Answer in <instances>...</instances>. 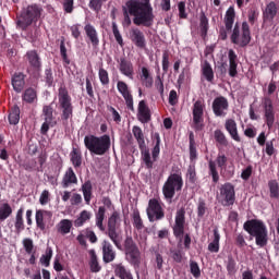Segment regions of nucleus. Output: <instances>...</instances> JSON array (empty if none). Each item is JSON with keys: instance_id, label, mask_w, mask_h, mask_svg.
Instances as JSON below:
<instances>
[{"instance_id": "38", "label": "nucleus", "mask_w": 279, "mask_h": 279, "mask_svg": "<svg viewBox=\"0 0 279 279\" xmlns=\"http://www.w3.org/2000/svg\"><path fill=\"white\" fill-rule=\"evenodd\" d=\"M104 219H106V207H99L98 213L96 214V226L101 232L106 231Z\"/></svg>"}, {"instance_id": "52", "label": "nucleus", "mask_w": 279, "mask_h": 279, "mask_svg": "<svg viewBox=\"0 0 279 279\" xmlns=\"http://www.w3.org/2000/svg\"><path fill=\"white\" fill-rule=\"evenodd\" d=\"M112 32H113V36H114L117 43L121 47H123V37L121 36V33L119 32V26H117L116 22L112 23Z\"/></svg>"}, {"instance_id": "3", "label": "nucleus", "mask_w": 279, "mask_h": 279, "mask_svg": "<svg viewBox=\"0 0 279 279\" xmlns=\"http://www.w3.org/2000/svg\"><path fill=\"white\" fill-rule=\"evenodd\" d=\"M244 230L255 238L256 245L265 247L267 245V226L260 220H248L244 223Z\"/></svg>"}, {"instance_id": "44", "label": "nucleus", "mask_w": 279, "mask_h": 279, "mask_svg": "<svg viewBox=\"0 0 279 279\" xmlns=\"http://www.w3.org/2000/svg\"><path fill=\"white\" fill-rule=\"evenodd\" d=\"M107 234L109 239H111L116 247L121 246V235H119V233L117 232V229H108Z\"/></svg>"}, {"instance_id": "56", "label": "nucleus", "mask_w": 279, "mask_h": 279, "mask_svg": "<svg viewBox=\"0 0 279 279\" xmlns=\"http://www.w3.org/2000/svg\"><path fill=\"white\" fill-rule=\"evenodd\" d=\"M98 75L101 84L104 85L110 84V77L108 76V71H106L104 68L99 69Z\"/></svg>"}, {"instance_id": "31", "label": "nucleus", "mask_w": 279, "mask_h": 279, "mask_svg": "<svg viewBox=\"0 0 279 279\" xmlns=\"http://www.w3.org/2000/svg\"><path fill=\"white\" fill-rule=\"evenodd\" d=\"M228 58H229V75L231 77H235L236 76V53L234 52V50H229L228 52Z\"/></svg>"}, {"instance_id": "33", "label": "nucleus", "mask_w": 279, "mask_h": 279, "mask_svg": "<svg viewBox=\"0 0 279 279\" xmlns=\"http://www.w3.org/2000/svg\"><path fill=\"white\" fill-rule=\"evenodd\" d=\"M92 217L93 213L88 210H83L74 221L75 228H82V226H84L86 221H90Z\"/></svg>"}, {"instance_id": "49", "label": "nucleus", "mask_w": 279, "mask_h": 279, "mask_svg": "<svg viewBox=\"0 0 279 279\" xmlns=\"http://www.w3.org/2000/svg\"><path fill=\"white\" fill-rule=\"evenodd\" d=\"M53 256V251L51 248H47L46 253L40 257V263L44 267H49V263L51 262V257Z\"/></svg>"}, {"instance_id": "48", "label": "nucleus", "mask_w": 279, "mask_h": 279, "mask_svg": "<svg viewBox=\"0 0 279 279\" xmlns=\"http://www.w3.org/2000/svg\"><path fill=\"white\" fill-rule=\"evenodd\" d=\"M22 245H23L26 254H34V240H32L29 238H25L22 241Z\"/></svg>"}, {"instance_id": "6", "label": "nucleus", "mask_w": 279, "mask_h": 279, "mask_svg": "<svg viewBox=\"0 0 279 279\" xmlns=\"http://www.w3.org/2000/svg\"><path fill=\"white\" fill-rule=\"evenodd\" d=\"M43 14V9L36 4L28 5L26 10L22 14V19L17 22L22 29H25L32 25V23H36L40 15Z\"/></svg>"}, {"instance_id": "24", "label": "nucleus", "mask_w": 279, "mask_h": 279, "mask_svg": "<svg viewBox=\"0 0 279 279\" xmlns=\"http://www.w3.org/2000/svg\"><path fill=\"white\" fill-rule=\"evenodd\" d=\"M26 59L28 60L31 69L35 71H40V57H38V52L31 50L26 53Z\"/></svg>"}, {"instance_id": "7", "label": "nucleus", "mask_w": 279, "mask_h": 279, "mask_svg": "<svg viewBox=\"0 0 279 279\" xmlns=\"http://www.w3.org/2000/svg\"><path fill=\"white\" fill-rule=\"evenodd\" d=\"M59 108L62 111V119H69L73 116V105L71 104V96L69 95V90L66 87H60L59 94Z\"/></svg>"}, {"instance_id": "5", "label": "nucleus", "mask_w": 279, "mask_h": 279, "mask_svg": "<svg viewBox=\"0 0 279 279\" xmlns=\"http://www.w3.org/2000/svg\"><path fill=\"white\" fill-rule=\"evenodd\" d=\"M182 186H184L182 174L180 173L170 174L162 186V193L166 199H173V196L175 195V191H182Z\"/></svg>"}, {"instance_id": "40", "label": "nucleus", "mask_w": 279, "mask_h": 279, "mask_svg": "<svg viewBox=\"0 0 279 279\" xmlns=\"http://www.w3.org/2000/svg\"><path fill=\"white\" fill-rule=\"evenodd\" d=\"M15 230L21 234L25 230V222L23 221V208L19 209L15 216Z\"/></svg>"}, {"instance_id": "26", "label": "nucleus", "mask_w": 279, "mask_h": 279, "mask_svg": "<svg viewBox=\"0 0 279 279\" xmlns=\"http://www.w3.org/2000/svg\"><path fill=\"white\" fill-rule=\"evenodd\" d=\"M114 275L120 279H134L132 277V272L128 268L123 266V264H114L113 265Z\"/></svg>"}, {"instance_id": "39", "label": "nucleus", "mask_w": 279, "mask_h": 279, "mask_svg": "<svg viewBox=\"0 0 279 279\" xmlns=\"http://www.w3.org/2000/svg\"><path fill=\"white\" fill-rule=\"evenodd\" d=\"M19 121H21V109L19 106H14L9 113V123L11 125H17Z\"/></svg>"}, {"instance_id": "16", "label": "nucleus", "mask_w": 279, "mask_h": 279, "mask_svg": "<svg viewBox=\"0 0 279 279\" xmlns=\"http://www.w3.org/2000/svg\"><path fill=\"white\" fill-rule=\"evenodd\" d=\"M52 217L53 213L49 210H37L35 216L37 228H39V230H45V225L49 223Z\"/></svg>"}, {"instance_id": "22", "label": "nucleus", "mask_w": 279, "mask_h": 279, "mask_svg": "<svg viewBox=\"0 0 279 279\" xmlns=\"http://www.w3.org/2000/svg\"><path fill=\"white\" fill-rule=\"evenodd\" d=\"M225 128L233 141L241 143V136H239V129L234 119H227L225 122Z\"/></svg>"}, {"instance_id": "36", "label": "nucleus", "mask_w": 279, "mask_h": 279, "mask_svg": "<svg viewBox=\"0 0 279 279\" xmlns=\"http://www.w3.org/2000/svg\"><path fill=\"white\" fill-rule=\"evenodd\" d=\"M121 226V214L113 211L108 219V229L117 230Z\"/></svg>"}, {"instance_id": "51", "label": "nucleus", "mask_w": 279, "mask_h": 279, "mask_svg": "<svg viewBox=\"0 0 279 279\" xmlns=\"http://www.w3.org/2000/svg\"><path fill=\"white\" fill-rule=\"evenodd\" d=\"M45 121L48 123L53 122V108L45 106L43 109Z\"/></svg>"}, {"instance_id": "9", "label": "nucleus", "mask_w": 279, "mask_h": 279, "mask_svg": "<svg viewBox=\"0 0 279 279\" xmlns=\"http://www.w3.org/2000/svg\"><path fill=\"white\" fill-rule=\"evenodd\" d=\"M147 217L149 221H160L165 218V209H162V203L156 198H151L148 202V207L146 209Z\"/></svg>"}, {"instance_id": "25", "label": "nucleus", "mask_w": 279, "mask_h": 279, "mask_svg": "<svg viewBox=\"0 0 279 279\" xmlns=\"http://www.w3.org/2000/svg\"><path fill=\"white\" fill-rule=\"evenodd\" d=\"M234 19H236V12L234 7H230L225 14V27L227 32H230L234 25Z\"/></svg>"}, {"instance_id": "34", "label": "nucleus", "mask_w": 279, "mask_h": 279, "mask_svg": "<svg viewBox=\"0 0 279 279\" xmlns=\"http://www.w3.org/2000/svg\"><path fill=\"white\" fill-rule=\"evenodd\" d=\"M73 228V221L69 219H62L58 225H57V230L60 234H69L71 232V229Z\"/></svg>"}, {"instance_id": "29", "label": "nucleus", "mask_w": 279, "mask_h": 279, "mask_svg": "<svg viewBox=\"0 0 279 279\" xmlns=\"http://www.w3.org/2000/svg\"><path fill=\"white\" fill-rule=\"evenodd\" d=\"M22 99L26 104H36V101H38V93L36 92V88H33V87L26 88L24 90Z\"/></svg>"}, {"instance_id": "4", "label": "nucleus", "mask_w": 279, "mask_h": 279, "mask_svg": "<svg viewBox=\"0 0 279 279\" xmlns=\"http://www.w3.org/2000/svg\"><path fill=\"white\" fill-rule=\"evenodd\" d=\"M251 40L252 36L250 33V24H247V22H243L241 28L239 23H235L231 34V43H233V45H238L239 47H246V45H250Z\"/></svg>"}, {"instance_id": "1", "label": "nucleus", "mask_w": 279, "mask_h": 279, "mask_svg": "<svg viewBox=\"0 0 279 279\" xmlns=\"http://www.w3.org/2000/svg\"><path fill=\"white\" fill-rule=\"evenodd\" d=\"M133 16L134 25H143L144 27H151L154 25V8L150 0H129L124 8L123 26L130 27L132 25Z\"/></svg>"}, {"instance_id": "47", "label": "nucleus", "mask_w": 279, "mask_h": 279, "mask_svg": "<svg viewBox=\"0 0 279 279\" xmlns=\"http://www.w3.org/2000/svg\"><path fill=\"white\" fill-rule=\"evenodd\" d=\"M71 162L74 167L82 166V155L77 149H73L71 153Z\"/></svg>"}, {"instance_id": "35", "label": "nucleus", "mask_w": 279, "mask_h": 279, "mask_svg": "<svg viewBox=\"0 0 279 279\" xmlns=\"http://www.w3.org/2000/svg\"><path fill=\"white\" fill-rule=\"evenodd\" d=\"M88 254L90 258L89 260L90 270L94 274L101 271V266H99V262L97 260V253H95V250H89Z\"/></svg>"}, {"instance_id": "32", "label": "nucleus", "mask_w": 279, "mask_h": 279, "mask_svg": "<svg viewBox=\"0 0 279 279\" xmlns=\"http://www.w3.org/2000/svg\"><path fill=\"white\" fill-rule=\"evenodd\" d=\"M203 76L207 82H213L215 80V72L213 71V66L208 61H204L201 65Z\"/></svg>"}, {"instance_id": "21", "label": "nucleus", "mask_w": 279, "mask_h": 279, "mask_svg": "<svg viewBox=\"0 0 279 279\" xmlns=\"http://www.w3.org/2000/svg\"><path fill=\"white\" fill-rule=\"evenodd\" d=\"M117 258V253L112 248V244L108 241L102 242V260L104 263H112Z\"/></svg>"}, {"instance_id": "57", "label": "nucleus", "mask_w": 279, "mask_h": 279, "mask_svg": "<svg viewBox=\"0 0 279 279\" xmlns=\"http://www.w3.org/2000/svg\"><path fill=\"white\" fill-rule=\"evenodd\" d=\"M190 269L194 278H199V276H202V271L199 270V265H197L196 262H191Z\"/></svg>"}, {"instance_id": "46", "label": "nucleus", "mask_w": 279, "mask_h": 279, "mask_svg": "<svg viewBox=\"0 0 279 279\" xmlns=\"http://www.w3.org/2000/svg\"><path fill=\"white\" fill-rule=\"evenodd\" d=\"M199 29L202 36H206L208 34V17H206V14H202L199 19Z\"/></svg>"}, {"instance_id": "59", "label": "nucleus", "mask_w": 279, "mask_h": 279, "mask_svg": "<svg viewBox=\"0 0 279 279\" xmlns=\"http://www.w3.org/2000/svg\"><path fill=\"white\" fill-rule=\"evenodd\" d=\"M153 160H156L160 156V136H157L156 145L153 148Z\"/></svg>"}, {"instance_id": "37", "label": "nucleus", "mask_w": 279, "mask_h": 279, "mask_svg": "<svg viewBox=\"0 0 279 279\" xmlns=\"http://www.w3.org/2000/svg\"><path fill=\"white\" fill-rule=\"evenodd\" d=\"M219 241H221V235L219 234V230L214 229V239L208 244L209 252L217 254L219 252Z\"/></svg>"}, {"instance_id": "60", "label": "nucleus", "mask_w": 279, "mask_h": 279, "mask_svg": "<svg viewBox=\"0 0 279 279\" xmlns=\"http://www.w3.org/2000/svg\"><path fill=\"white\" fill-rule=\"evenodd\" d=\"M49 192L47 190H44L40 194L39 197V204H41V206H46V204H49Z\"/></svg>"}, {"instance_id": "15", "label": "nucleus", "mask_w": 279, "mask_h": 279, "mask_svg": "<svg viewBox=\"0 0 279 279\" xmlns=\"http://www.w3.org/2000/svg\"><path fill=\"white\" fill-rule=\"evenodd\" d=\"M185 211L184 209H179L175 214V223L173 227V234L174 236H182L184 234V218Z\"/></svg>"}, {"instance_id": "18", "label": "nucleus", "mask_w": 279, "mask_h": 279, "mask_svg": "<svg viewBox=\"0 0 279 279\" xmlns=\"http://www.w3.org/2000/svg\"><path fill=\"white\" fill-rule=\"evenodd\" d=\"M278 15V4L269 2L263 11L264 23H274V19Z\"/></svg>"}, {"instance_id": "11", "label": "nucleus", "mask_w": 279, "mask_h": 279, "mask_svg": "<svg viewBox=\"0 0 279 279\" xmlns=\"http://www.w3.org/2000/svg\"><path fill=\"white\" fill-rule=\"evenodd\" d=\"M262 106L264 108V119L268 128H274V123L276 121V112L274 111V101L271 98L264 97L262 101Z\"/></svg>"}, {"instance_id": "62", "label": "nucleus", "mask_w": 279, "mask_h": 279, "mask_svg": "<svg viewBox=\"0 0 279 279\" xmlns=\"http://www.w3.org/2000/svg\"><path fill=\"white\" fill-rule=\"evenodd\" d=\"M64 12L71 14L73 12V0H63L62 1Z\"/></svg>"}, {"instance_id": "45", "label": "nucleus", "mask_w": 279, "mask_h": 279, "mask_svg": "<svg viewBox=\"0 0 279 279\" xmlns=\"http://www.w3.org/2000/svg\"><path fill=\"white\" fill-rule=\"evenodd\" d=\"M142 160L145 163V166L147 167V169H151V167H154V162H156V160H151V155L149 154V150L147 149H143L142 150Z\"/></svg>"}, {"instance_id": "20", "label": "nucleus", "mask_w": 279, "mask_h": 279, "mask_svg": "<svg viewBox=\"0 0 279 279\" xmlns=\"http://www.w3.org/2000/svg\"><path fill=\"white\" fill-rule=\"evenodd\" d=\"M130 39L140 49H144L146 41H145V34L138 28H132L130 31Z\"/></svg>"}, {"instance_id": "64", "label": "nucleus", "mask_w": 279, "mask_h": 279, "mask_svg": "<svg viewBox=\"0 0 279 279\" xmlns=\"http://www.w3.org/2000/svg\"><path fill=\"white\" fill-rule=\"evenodd\" d=\"M190 160H197V148L195 147V142H191L190 145Z\"/></svg>"}, {"instance_id": "54", "label": "nucleus", "mask_w": 279, "mask_h": 279, "mask_svg": "<svg viewBox=\"0 0 279 279\" xmlns=\"http://www.w3.org/2000/svg\"><path fill=\"white\" fill-rule=\"evenodd\" d=\"M133 226H135L137 230H143V219H141V213L138 211L133 213Z\"/></svg>"}, {"instance_id": "41", "label": "nucleus", "mask_w": 279, "mask_h": 279, "mask_svg": "<svg viewBox=\"0 0 279 279\" xmlns=\"http://www.w3.org/2000/svg\"><path fill=\"white\" fill-rule=\"evenodd\" d=\"M132 132L141 149H143V147H145V135L143 134V130L141 129V126H133Z\"/></svg>"}, {"instance_id": "55", "label": "nucleus", "mask_w": 279, "mask_h": 279, "mask_svg": "<svg viewBox=\"0 0 279 279\" xmlns=\"http://www.w3.org/2000/svg\"><path fill=\"white\" fill-rule=\"evenodd\" d=\"M270 190V197H279V185L276 181H270L268 183Z\"/></svg>"}, {"instance_id": "8", "label": "nucleus", "mask_w": 279, "mask_h": 279, "mask_svg": "<svg viewBox=\"0 0 279 279\" xmlns=\"http://www.w3.org/2000/svg\"><path fill=\"white\" fill-rule=\"evenodd\" d=\"M218 202L222 206H233L235 202L234 185L232 183H225L220 186V193L218 195Z\"/></svg>"}, {"instance_id": "27", "label": "nucleus", "mask_w": 279, "mask_h": 279, "mask_svg": "<svg viewBox=\"0 0 279 279\" xmlns=\"http://www.w3.org/2000/svg\"><path fill=\"white\" fill-rule=\"evenodd\" d=\"M12 86L15 93H21L25 87V75L23 73H15L12 77Z\"/></svg>"}, {"instance_id": "50", "label": "nucleus", "mask_w": 279, "mask_h": 279, "mask_svg": "<svg viewBox=\"0 0 279 279\" xmlns=\"http://www.w3.org/2000/svg\"><path fill=\"white\" fill-rule=\"evenodd\" d=\"M214 138L219 145H228V140H226V134L221 130H216L214 132Z\"/></svg>"}, {"instance_id": "61", "label": "nucleus", "mask_w": 279, "mask_h": 279, "mask_svg": "<svg viewBox=\"0 0 279 279\" xmlns=\"http://www.w3.org/2000/svg\"><path fill=\"white\" fill-rule=\"evenodd\" d=\"M187 180L189 182H195L196 180V173H195V166H190L187 169Z\"/></svg>"}, {"instance_id": "17", "label": "nucleus", "mask_w": 279, "mask_h": 279, "mask_svg": "<svg viewBox=\"0 0 279 279\" xmlns=\"http://www.w3.org/2000/svg\"><path fill=\"white\" fill-rule=\"evenodd\" d=\"M119 71L122 75L129 77V80H134V65L132 64V61L121 58L119 61Z\"/></svg>"}, {"instance_id": "12", "label": "nucleus", "mask_w": 279, "mask_h": 279, "mask_svg": "<svg viewBox=\"0 0 279 279\" xmlns=\"http://www.w3.org/2000/svg\"><path fill=\"white\" fill-rule=\"evenodd\" d=\"M204 108L206 105L202 100H197L193 105V123L195 130H202V123H204Z\"/></svg>"}, {"instance_id": "28", "label": "nucleus", "mask_w": 279, "mask_h": 279, "mask_svg": "<svg viewBox=\"0 0 279 279\" xmlns=\"http://www.w3.org/2000/svg\"><path fill=\"white\" fill-rule=\"evenodd\" d=\"M85 34L89 38L92 45L94 47H97L99 45V36L97 35V29H95V26L90 24H86L85 27Z\"/></svg>"}, {"instance_id": "13", "label": "nucleus", "mask_w": 279, "mask_h": 279, "mask_svg": "<svg viewBox=\"0 0 279 279\" xmlns=\"http://www.w3.org/2000/svg\"><path fill=\"white\" fill-rule=\"evenodd\" d=\"M117 89L122 95L123 99L125 100L126 108L129 110L134 111V98L132 97V92L130 90V87L128 86V83L123 81H119L117 83Z\"/></svg>"}, {"instance_id": "19", "label": "nucleus", "mask_w": 279, "mask_h": 279, "mask_svg": "<svg viewBox=\"0 0 279 279\" xmlns=\"http://www.w3.org/2000/svg\"><path fill=\"white\" fill-rule=\"evenodd\" d=\"M137 119L141 123H147L151 119L149 107L145 100H141L137 108Z\"/></svg>"}, {"instance_id": "63", "label": "nucleus", "mask_w": 279, "mask_h": 279, "mask_svg": "<svg viewBox=\"0 0 279 279\" xmlns=\"http://www.w3.org/2000/svg\"><path fill=\"white\" fill-rule=\"evenodd\" d=\"M101 2H104V0H90L89 8L95 10V12H99V10H101Z\"/></svg>"}, {"instance_id": "58", "label": "nucleus", "mask_w": 279, "mask_h": 279, "mask_svg": "<svg viewBox=\"0 0 279 279\" xmlns=\"http://www.w3.org/2000/svg\"><path fill=\"white\" fill-rule=\"evenodd\" d=\"M227 270L230 276H233V274H236V262L234 259L229 258L228 264H227Z\"/></svg>"}, {"instance_id": "53", "label": "nucleus", "mask_w": 279, "mask_h": 279, "mask_svg": "<svg viewBox=\"0 0 279 279\" xmlns=\"http://www.w3.org/2000/svg\"><path fill=\"white\" fill-rule=\"evenodd\" d=\"M209 171L213 178V182H219V172H217V165L215 161H209Z\"/></svg>"}, {"instance_id": "43", "label": "nucleus", "mask_w": 279, "mask_h": 279, "mask_svg": "<svg viewBox=\"0 0 279 279\" xmlns=\"http://www.w3.org/2000/svg\"><path fill=\"white\" fill-rule=\"evenodd\" d=\"M10 215H12V207L10 206V204H2L0 206V221H5V219H8Z\"/></svg>"}, {"instance_id": "42", "label": "nucleus", "mask_w": 279, "mask_h": 279, "mask_svg": "<svg viewBox=\"0 0 279 279\" xmlns=\"http://www.w3.org/2000/svg\"><path fill=\"white\" fill-rule=\"evenodd\" d=\"M82 191H83V195L86 204H90V199L93 195V184H90V181H87L82 185Z\"/></svg>"}, {"instance_id": "10", "label": "nucleus", "mask_w": 279, "mask_h": 279, "mask_svg": "<svg viewBox=\"0 0 279 279\" xmlns=\"http://www.w3.org/2000/svg\"><path fill=\"white\" fill-rule=\"evenodd\" d=\"M126 258L132 265H138L141 263V251L134 243V240L128 238L125 240Z\"/></svg>"}, {"instance_id": "14", "label": "nucleus", "mask_w": 279, "mask_h": 279, "mask_svg": "<svg viewBox=\"0 0 279 279\" xmlns=\"http://www.w3.org/2000/svg\"><path fill=\"white\" fill-rule=\"evenodd\" d=\"M230 105L228 104V99L223 96L217 97L213 102V110L216 117H226L228 114V108Z\"/></svg>"}, {"instance_id": "23", "label": "nucleus", "mask_w": 279, "mask_h": 279, "mask_svg": "<svg viewBox=\"0 0 279 279\" xmlns=\"http://www.w3.org/2000/svg\"><path fill=\"white\" fill-rule=\"evenodd\" d=\"M73 184H77V175L75 171H73V168H69L63 174L61 186L69 189V186H73Z\"/></svg>"}, {"instance_id": "2", "label": "nucleus", "mask_w": 279, "mask_h": 279, "mask_svg": "<svg viewBox=\"0 0 279 279\" xmlns=\"http://www.w3.org/2000/svg\"><path fill=\"white\" fill-rule=\"evenodd\" d=\"M86 149L96 156H104L110 149V135H87L84 138Z\"/></svg>"}, {"instance_id": "30", "label": "nucleus", "mask_w": 279, "mask_h": 279, "mask_svg": "<svg viewBox=\"0 0 279 279\" xmlns=\"http://www.w3.org/2000/svg\"><path fill=\"white\" fill-rule=\"evenodd\" d=\"M141 82L146 88H151L154 86V77L149 73V69L145 66L142 68Z\"/></svg>"}]
</instances>
